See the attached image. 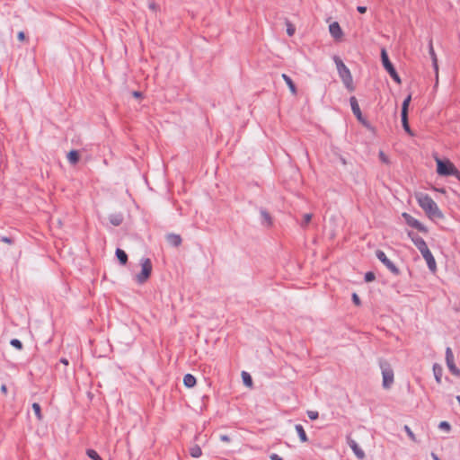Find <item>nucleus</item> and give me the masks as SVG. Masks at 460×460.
Wrapping results in <instances>:
<instances>
[{
    "label": "nucleus",
    "mask_w": 460,
    "mask_h": 460,
    "mask_svg": "<svg viewBox=\"0 0 460 460\" xmlns=\"http://www.w3.org/2000/svg\"><path fill=\"white\" fill-rule=\"evenodd\" d=\"M415 198L420 207L425 211L430 218H439L442 214L436 202L428 195L422 192L415 194Z\"/></svg>",
    "instance_id": "1"
},
{
    "label": "nucleus",
    "mask_w": 460,
    "mask_h": 460,
    "mask_svg": "<svg viewBox=\"0 0 460 460\" xmlns=\"http://www.w3.org/2000/svg\"><path fill=\"white\" fill-rule=\"evenodd\" d=\"M333 61L336 65L338 74H339L342 83L344 84L345 87L349 91H353L354 90L353 79H352V75H351L349 69L347 67V66L343 63V61L339 57L334 56Z\"/></svg>",
    "instance_id": "2"
},
{
    "label": "nucleus",
    "mask_w": 460,
    "mask_h": 460,
    "mask_svg": "<svg viewBox=\"0 0 460 460\" xmlns=\"http://www.w3.org/2000/svg\"><path fill=\"white\" fill-rule=\"evenodd\" d=\"M437 163V172L440 176L456 175L458 177V172L455 165L447 159L442 160L439 157H435Z\"/></svg>",
    "instance_id": "3"
},
{
    "label": "nucleus",
    "mask_w": 460,
    "mask_h": 460,
    "mask_svg": "<svg viewBox=\"0 0 460 460\" xmlns=\"http://www.w3.org/2000/svg\"><path fill=\"white\" fill-rule=\"evenodd\" d=\"M141 271L135 275L134 279L138 284L145 283L150 277L152 272V262L148 258H142L140 260Z\"/></svg>",
    "instance_id": "4"
},
{
    "label": "nucleus",
    "mask_w": 460,
    "mask_h": 460,
    "mask_svg": "<svg viewBox=\"0 0 460 460\" xmlns=\"http://www.w3.org/2000/svg\"><path fill=\"white\" fill-rule=\"evenodd\" d=\"M380 368L383 377V387L388 389L394 384V371L387 362H381Z\"/></svg>",
    "instance_id": "5"
},
{
    "label": "nucleus",
    "mask_w": 460,
    "mask_h": 460,
    "mask_svg": "<svg viewBox=\"0 0 460 460\" xmlns=\"http://www.w3.org/2000/svg\"><path fill=\"white\" fill-rule=\"evenodd\" d=\"M381 59H382V63H383V66H384L385 69L388 72V74L391 75V77L397 84H401V78L398 75L397 72L395 71L393 64L390 62V60L388 58V55H387L386 50L385 49H383L381 50Z\"/></svg>",
    "instance_id": "6"
},
{
    "label": "nucleus",
    "mask_w": 460,
    "mask_h": 460,
    "mask_svg": "<svg viewBox=\"0 0 460 460\" xmlns=\"http://www.w3.org/2000/svg\"><path fill=\"white\" fill-rule=\"evenodd\" d=\"M376 255L377 257V259L393 273L394 274H398L399 273V270L397 269V267L394 265V263L390 261L387 256L385 255V253L381 251V250H377L376 252Z\"/></svg>",
    "instance_id": "7"
},
{
    "label": "nucleus",
    "mask_w": 460,
    "mask_h": 460,
    "mask_svg": "<svg viewBox=\"0 0 460 460\" xmlns=\"http://www.w3.org/2000/svg\"><path fill=\"white\" fill-rule=\"evenodd\" d=\"M408 235L411 238V240L413 242L415 246L418 248V250L420 251V253L429 248L426 242L423 240V238H421L418 234H416L412 232H409Z\"/></svg>",
    "instance_id": "8"
},
{
    "label": "nucleus",
    "mask_w": 460,
    "mask_h": 460,
    "mask_svg": "<svg viewBox=\"0 0 460 460\" xmlns=\"http://www.w3.org/2000/svg\"><path fill=\"white\" fill-rule=\"evenodd\" d=\"M402 217L405 219L406 223L420 231L426 232V227L416 218L409 215L408 213H402Z\"/></svg>",
    "instance_id": "9"
},
{
    "label": "nucleus",
    "mask_w": 460,
    "mask_h": 460,
    "mask_svg": "<svg viewBox=\"0 0 460 460\" xmlns=\"http://www.w3.org/2000/svg\"><path fill=\"white\" fill-rule=\"evenodd\" d=\"M421 255L424 258V260L426 261L428 268L430 270V271L435 272L436 269H437V264H436V261H435L431 252L429 251V249L428 248L427 250L422 252Z\"/></svg>",
    "instance_id": "10"
},
{
    "label": "nucleus",
    "mask_w": 460,
    "mask_h": 460,
    "mask_svg": "<svg viewBox=\"0 0 460 460\" xmlns=\"http://www.w3.org/2000/svg\"><path fill=\"white\" fill-rule=\"evenodd\" d=\"M446 361L448 369L455 375H458V369L454 364V355L450 348H447L446 350Z\"/></svg>",
    "instance_id": "11"
},
{
    "label": "nucleus",
    "mask_w": 460,
    "mask_h": 460,
    "mask_svg": "<svg viewBox=\"0 0 460 460\" xmlns=\"http://www.w3.org/2000/svg\"><path fill=\"white\" fill-rule=\"evenodd\" d=\"M348 445L358 459L362 460L365 458V452L360 448V447L354 439L348 438Z\"/></svg>",
    "instance_id": "12"
},
{
    "label": "nucleus",
    "mask_w": 460,
    "mask_h": 460,
    "mask_svg": "<svg viewBox=\"0 0 460 460\" xmlns=\"http://www.w3.org/2000/svg\"><path fill=\"white\" fill-rule=\"evenodd\" d=\"M329 31L335 40H340L342 37V30L337 22L329 25Z\"/></svg>",
    "instance_id": "13"
},
{
    "label": "nucleus",
    "mask_w": 460,
    "mask_h": 460,
    "mask_svg": "<svg viewBox=\"0 0 460 460\" xmlns=\"http://www.w3.org/2000/svg\"><path fill=\"white\" fill-rule=\"evenodd\" d=\"M349 103H350L351 110H352V112L354 113V115L358 118V119L361 120L362 114H361V111H360V108H359V105L358 103L356 97H354V96L350 97Z\"/></svg>",
    "instance_id": "14"
},
{
    "label": "nucleus",
    "mask_w": 460,
    "mask_h": 460,
    "mask_svg": "<svg viewBox=\"0 0 460 460\" xmlns=\"http://www.w3.org/2000/svg\"><path fill=\"white\" fill-rule=\"evenodd\" d=\"M183 384L186 387L191 388L196 385V378L191 374H186L183 377Z\"/></svg>",
    "instance_id": "15"
},
{
    "label": "nucleus",
    "mask_w": 460,
    "mask_h": 460,
    "mask_svg": "<svg viewBox=\"0 0 460 460\" xmlns=\"http://www.w3.org/2000/svg\"><path fill=\"white\" fill-rule=\"evenodd\" d=\"M433 373H434V376H435V379L436 381L440 384L441 383V379H442V373H443V368L440 365L438 364H434L433 365Z\"/></svg>",
    "instance_id": "16"
},
{
    "label": "nucleus",
    "mask_w": 460,
    "mask_h": 460,
    "mask_svg": "<svg viewBox=\"0 0 460 460\" xmlns=\"http://www.w3.org/2000/svg\"><path fill=\"white\" fill-rule=\"evenodd\" d=\"M295 429H296V431L300 440L302 442H306L308 440V438H307V435H306L303 426L300 424H296L295 426Z\"/></svg>",
    "instance_id": "17"
},
{
    "label": "nucleus",
    "mask_w": 460,
    "mask_h": 460,
    "mask_svg": "<svg viewBox=\"0 0 460 460\" xmlns=\"http://www.w3.org/2000/svg\"><path fill=\"white\" fill-rule=\"evenodd\" d=\"M282 78L286 82L287 85L288 86L290 92L293 94L296 93V88L295 84L293 83L292 79L286 74H282Z\"/></svg>",
    "instance_id": "18"
},
{
    "label": "nucleus",
    "mask_w": 460,
    "mask_h": 460,
    "mask_svg": "<svg viewBox=\"0 0 460 460\" xmlns=\"http://www.w3.org/2000/svg\"><path fill=\"white\" fill-rule=\"evenodd\" d=\"M261 224L266 226L271 225V217L266 210H261Z\"/></svg>",
    "instance_id": "19"
},
{
    "label": "nucleus",
    "mask_w": 460,
    "mask_h": 460,
    "mask_svg": "<svg viewBox=\"0 0 460 460\" xmlns=\"http://www.w3.org/2000/svg\"><path fill=\"white\" fill-rule=\"evenodd\" d=\"M67 160L70 164H75L79 161V154L76 150H71L67 154Z\"/></svg>",
    "instance_id": "20"
},
{
    "label": "nucleus",
    "mask_w": 460,
    "mask_h": 460,
    "mask_svg": "<svg viewBox=\"0 0 460 460\" xmlns=\"http://www.w3.org/2000/svg\"><path fill=\"white\" fill-rule=\"evenodd\" d=\"M116 256L121 264L125 265L127 263L128 255L123 250L118 248L116 250Z\"/></svg>",
    "instance_id": "21"
},
{
    "label": "nucleus",
    "mask_w": 460,
    "mask_h": 460,
    "mask_svg": "<svg viewBox=\"0 0 460 460\" xmlns=\"http://www.w3.org/2000/svg\"><path fill=\"white\" fill-rule=\"evenodd\" d=\"M190 455L194 458L199 457L202 455L201 448L198 445L190 447Z\"/></svg>",
    "instance_id": "22"
},
{
    "label": "nucleus",
    "mask_w": 460,
    "mask_h": 460,
    "mask_svg": "<svg viewBox=\"0 0 460 460\" xmlns=\"http://www.w3.org/2000/svg\"><path fill=\"white\" fill-rule=\"evenodd\" d=\"M402 124L404 130L408 134L412 135V132H411L409 123H408V114H402Z\"/></svg>",
    "instance_id": "23"
},
{
    "label": "nucleus",
    "mask_w": 460,
    "mask_h": 460,
    "mask_svg": "<svg viewBox=\"0 0 460 460\" xmlns=\"http://www.w3.org/2000/svg\"><path fill=\"white\" fill-rule=\"evenodd\" d=\"M242 378H243V384L248 386V387H251L252 385V376H250L249 373L245 372V371H243L242 372Z\"/></svg>",
    "instance_id": "24"
},
{
    "label": "nucleus",
    "mask_w": 460,
    "mask_h": 460,
    "mask_svg": "<svg viewBox=\"0 0 460 460\" xmlns=\"http://www.w3.org/2000/svg\"><path fill=\"white\" fill-rule=\"evenodd\" d=\"M31 408L39 420H42L40 405L38 402H33Z\"/></svg>",
    "instance_id": "25"
},
{
    "label": "nucleus",
    "mask_w": 460,
    "mask_h": 460,
    "mask_svg": "<svg viewBox=\"0 0 460 460\" xmlns=\"http://www.w3.org/2000/svg\"><path fill=\"white\" fill-rule=\"evenodd\" d=\"M411 100V96L408 95L402 105V114H408V108Z\"/></svg>",
    "instance_id": "26"
},
{
    "label": "nucleus",
    "mask_w": 460,
    "mask_h": 460,
    "mask_svg": "<svg viewBox=\"0 0 460 460\" xmlns=\"http://www.w3.org/2000/svg\"><path fill=\"white\" fill-rule=\"evenodd\" d=\"M110 222L113 226H119L122 223V217L120 215H111L110 216Z\"/></svg>",
    "instance_id": "27"
},
{
    "label": "nucleus",
    "mask_w": 460,
    "mask_h": 460,
    "mask_svg": "<svg viewBox=\"0 0 460 460\" xmlns=\"http://www.w3.org/2000/svg\"><path fill=\"white\" fill-rule=\"evenodd\" d=\"M86 455L92 459V460H102V457L98 455V453L93 449H87Z\"/></svg>",
    "instance_id": "28"
},
{
    "label": "nucleus",
    "mask_w": 460,
    "mask_h": 460,
    "mask_svg": "<svg viewBox=\"0 0 460 460\" xmlns=\"http://www.w3.org/2000/svg\"><path fill=\"white\" fill-rule=\"evenodd\" d=\"M169 241L175 246L179 245L181 242V239L179 235L171 234L169 235Z\"/></svg>",
    "instance_id": "29"
},
{
    "label": "nucleus",
    "mask_w": 460,
    "mask_h": 460,
    "mask_svg": "<svg viewBox=\"0 0 460 460\" xmlns=\"http://www.w3.org/2000/svg\"><path fill=\"white\" fill-rule=\"evenodd\" d=\"M438 429L445 432H449L451 429V426L447 421H441L438 424Z\"/></svg>",
    "instance_id": "30"
},
{
    "label": "nucleus",
    "mask_w": 460,
    "mask_h": 460,
    "mask_svg": "<svg viewBox=\"0 0 460 460\" xmlns=\"http://www.w3.org/2000/svg\"><path fill=\"white\" fill-rule=\"evenodd\" d=\"M312 217H313L312 214H309V213L305 214L303 217V221L301 223V226L305 227L310 223Z\"/></svg>",
    "instance_id": "31"
},
{
    "label": "nucleus",
    "mask_w": 460,
    "mask_h": 460,
    "mask_svg": "<svg viewBox=\"0 0 460 460\" xmlns=\"http://www.w3.org/2000/svg\"><path fill=\"white\" fill-rule=\"evenodd\" d=\"M403 429H404L405 432L407 433L408 437L412 441L416 442V437H415L414 433L411 431V429H410V427L405 425Z\"/></svg>",
    "instance_id": "32"
},
{
    "label": "nucleus",
    "mask_w": 460,
    "mask_h": 460,
    "mask_svg": "<svg viewBox=\"0 0 460 460\" xmlns=\"http://www.w3.org/2000/svg\"><path fill=\"white\" fill-rule=\"evenodd\" d=\"M10 343L13 347H14L18 349H22V344L21 341H19L18 339H13Z\"/></svg>",
    "instance_id": "33"
},
{
    "label": "nucleus",
    "mask_w": 460,
    "mask_h": 460,
    "mask_svg": "<svg viewBox=\"0 0 460 460\" xmlns=\"http://www.w3.org/2000/svg\"><path fill=\"white\" fill-rule=\"evenodd\" d=\"M307 416L310 420H315L316 419H318V412L316 411H307Z\"/></svg>",
    "instance_id": "34"
},
{
    "label": "nucleus",
    "mask_w": 460,
    "mask_h": 460,
    "mask_svg": "<svg viewBox=\"0 0 460 460\" xmlns=\"http://www.w3.org/2000/svg\"><path fill=\"white\" fill-rule=\"evenodd\" d=\"M287 33L289 36H293L295 33V27L290 22L287 23Z\"/></svg>",
    "instance_id": "35"
},
{
    "label": "nucleus",
    "mask_w": 460,
    "mask_h": 460,
    "mask_svg": "<svg viewBox=\"0 0 460 460\" xmlns=\"http://www.w3.org/2000/svg\"><path fill=\"white\" fill-rule=\"evenodd\" d=\"M374 279H375V275H374V273H373V272H367V273H366V275H365V279H366V281H367V282H368V281H372Z\"/></svg>",
    "instance_id": "36"
},
{
    "label": "nucleus",
    "mask_w": 460,
    "mask_h": 460,
    "mask_svg": "<svg viewBox=\"0 0 460 460\" xmlns=\"http://www.w3.org/2000/svg\"><path fill=\"white\" fill-rule=\"evenodd\" d=\"M352 300H353L355 305H360L359 297H358V296L356 293L352 294Z\"/></svg>",
    "instance_id": "37"
},
{
    "label": "nucleus",
    "mask_w": 460,
    "mask_h": 460,
    "mask_svg": "<svg viewBox=\"0 0 460 460\" xmlns=\"http://www.w3.org/2000/svg\"><path fill=\"white\" fill-rule=\"evenodd\" d=\"M148 7H149L150 10H152L154 12H155L157 10V8H158L157 4L155 2H153V1L149 2Z\"/></svg>",
    "instance_id": "38"
},
{
    "label": "nucleus",
    "mask_w": 460,
    "mask_h": 460,
    "mask_svg": "<svg viewBox=\"0 0 460 460\" xmlns=\"http://www.w3.org/2000/svg\"><path fill=\"white\" fill-rule=\"evenodd\" d=\"M270 460H283L279 455L271 454L270 456Z\"/></svg>",
    "instance_id": "39"
},
{
    "label": "nucleus",
    "mask_w": 460,
    "mask_h": 460,
    "mask_svg": "<svg viewBox=\"0 0 460 460\" xmlns=\"http://www.w3.org/2000/svg\"><path fill=\"white\" fill-rule=\"evenodd\" d=\"M357 10L360 13H365L367 12V7L366 6H358Z\"/></svg>",
    "instance_id": "40"
},
{
    "label": "nucleus",
    "mask_w": 460,
    "mask_h": 460,
    "mask_svg": "<svg viewBox=\"0 0 460 460\" xmlns=\"http://www.w3.org/2000/svg\"><path fill=\"white\" fill-rule=\"evenodd\" d=\"M220 439L225 442H228L230 440L229 437L226 435H221Z\"/></svg>",
    "instance_id": "41"
},
{
    "label": "nucleus",
    "mask_w": 460,
    "mask_h": 460,
    "mask_svg": "<svg viewBox=\"0 0 460 460\" xmlns=\"http://www.w3.org/2000/svg\"><path fill=\"white\" fill-rule=\"evenodd\" d=\"M18 39H19L20 40H23L25 39V34H24V32L20 31V32L18 33Z\"/></svg>",
    "instance_id": "42"
},
{
    "label": "nucleus",
    "mask_w": 460,
    "mask_h": 460,
    "mask_svg": "<svg viewBox=\"0 0 460 460\" xmlns=\"http://www.w3.org/2000/svg\"><path fill=\"white\" fill-rule=\"evenodd\" d=\"M0 389L3 394H7V386L5 385H2Z\"/></svg>",
    "instance_id": "43"
},
{
    "label": "nucleus",
    "mask_w": 460,
    "mask_h": 460,
    "mask_svg": "<svg viewBox=\"0 0 460 460\" xmlns=\"http://www.w3.org/2000/svg\"><path fill=\"white\" fill-rule=\"evenodd\" d=\"M132 94L136 98H139L142 95L140 92H133Z\"/></svg>",
    "instance_id": "44"
},
{
    "label": "nucleus",
    "mask_w": 460,
    "mask_h": 460,
    "mask_svg": "<svg viewBox=\"0 0 460 460\" xmlns=\"http://www.w3.org/2000/svg\"><path fill=\"white\" fill-rule=\"evenodd\" d=\"M380 158H381V160H382L383 162H386V157H385V155H384V153H383V152H380Z\"/></svg>",
    "instance_id": "45"
},
{
    "label": "nucleus",
    "mask_w": 460,
    "mask_h": 460,
    "mask_svg": "<svg viewBox=\"0 0 460 460\" xmlns=\"http://www.w3.org/2000/svg\"><path fill=\"white\" fill-rule=\"evenodd\" d=\"M60 362H61L62 364H64V365H68V360H67L66 358H61V359H60Z\"/></svg>",
    "instance_id": "46"
},
{
    "label": "nucleus",
    "mask_w": 460,
    "mask_h": 460,
    "mask_svg": "<svg viewBox=\"0 0 460 460\" xmlns=\"http://www.w3.org/2000/svg\"><path fill=\"white\" fill-rule=\"evenodd\" d=\"M2 240H3L4 243H11V240H10V238H8V237H3V239H2Z\"/></svg>",
    "instance_id": "47"
},
{
    "label": "nucleus",
    "mask_w": 460,
    "mask_h": 460,
    "mask_svg": "<svg viewBox=\"0 0 460 460\" xmlns=\"http://www.w3.org/2000/svg\"><path fill=\"white\" fill-rule=\"evenodd\" d=\"M431 456H432L433 460H440L438 458V456L436 454H434V453L431 454Z\"/></svg>",
    "instance_id": "48"
},
{
    "label": "nucleus",
    "mask_w": 460,
    "mask_h": 460,
    "mask_svg": "<svg viewBox=\"0 0 460 460\" xmlns=\"http://www.w3.org/2000/svg\"><path fill=\"white\" fill-rule=\"evenodd\" d=\"M433 62H434V66H435V69H436V73L438 74V65H437L435 58H433Z\"/></svg>",
    "instance_id": "49"
},
{
    "label": "nucleus",
    "mask_w": 460,
    "mask_h": 460,
    "mask_svg": "<svg viewBox=\"0 0 460 460\" xmlns=\"http://www.w3.org/2000/svg\"><path fill=\"white\" fill-rule=\"evenodd\" d=\"M430 53H431L432 56H434V51H433L432 48H430Z\"/></svg>",
    "instance_id": "50"
},
{
    "label": "nucleus",
    "mask_w": 460,
    "mask_h": 460,
    "mask_svg": "<svg viewBox=\"0 0 460 460\" xmlns=\"http://www.w3.org/2000/svg\"><path fill=\"white\" fill-rule=\"evenodd\" d=\"M456 400H457L458 402H460V395H457V396H456Z\"/></svg>",
    "instance_id": "51"
}]
</instances>
